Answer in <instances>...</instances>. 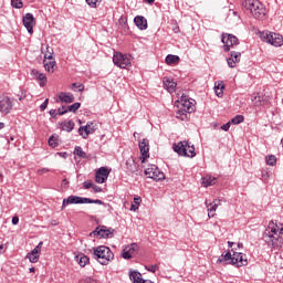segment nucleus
<instances>
[{
  "mask_svg": "<svg viewBox=\"0 0 283 283\" xmlns=\"http://www.w3.org/2000/svg\"><path fill=\"white\" fill-rule=\"evenodd\" d=\"M59 99L61 101V103H74V95L72 93H67V92H61L59 93Z\"/></svg>",
  "mask_w": 283,
  "mask_h": 283,
  "instance_id": "obj_21",
  "label": "nucleus"
},
{
  "mask_svg": "<svg viewBox=\"0 0 283 283\" xmlns=\"http://www.w3.org/2000/svg\"><path fill=\"white\" fill-rule=\"evenodd\" d=\"M50 52H52L54 54V50L52 48H50V45L46 44V53L50 54Z\"/></svg>",
  "mask_w": 283,
  "mask_h": 283,
  "instance_id": "obj_60",
  "label": "nucleus"
},
{
  "mask_svg": "<svg viewBox=\"0 0 283 283\" xmlns=\"http://www.w3.org/2000/svg\"><path fill=\"white\" fill-rule=\"evenodd\" d=\"M228 247H230V248L233 247V242L229 241Z\"/></svg>",
  "mask_w": 283,
  "mask_h": 283,
  "instance_id": "obj_64",
  "label": "nucleus"
},
{
  "mask_svg": "<svg viewBox=\"0 0 283 283\" xmlns=\"http://www.w3.org/2000/svg\"><path fill=\"white\" fill-rule=\"evenodd\" d=\"M139 151L143 156L142 163H145V158H149V139L144 138L139 142Z\"/></svg>",
  "mask_w": 283,
  "mask_h": 283,
  "instance_id": "obj_14",
  "label": "nucleus"
},
{
  "mask_svg": "<svg viewBox=\"0 0 283 283\" xmlns=\"http://www.w3.org/2000/svg\"><path fill=\"white\" fill-rule=\"evenodd\" d=\"M74 122L72 119L67 120V122H64L62 123V129L64 132H72L74 129Z\"/></svg>",
  "mask_w": 283,
  "mask_h": 283,
  "instance_id": "obj_33",
  "label": "nucleus"
},
{
  "mask_svg": "<svg viewBox=\"0 0 283 283\" xmlns=\"http://www.w3.org/2000/svg\"><path fill=\"white\" fill-rule=\"evenodd\" d=\"M231 261V264H233V255H231V252H227L223 256L218 259V262H229Z\"/></svg>",
  "mask_w": 283,
  "mask_h": 283,
  "instance_id": "obj_40",
  "label": "nucleus"
},
{
  "mask_svg": "<svg viewBox=\"0 0 283 283\" xmlns=\"http://www.w3.org/2000/svg\"><path fill=\"white\" fill-rule=\"evenodd\" d=\"M134 22L139 30H147V19H145V17L137 15L134 19Z\"/></svg>",
  "mask_w": 283,
  "mask_h": 283,
  "instance_id": "obj_22",
  "label": "nucleus"
},
{
  "mask_svg": "<svg viewBox=\"0 0 283 283\" xmlns=\"http://www.w3.org/2000/svg\"><path fill=\"white\" fill-rule=\"evenodd\" d=\"M83 187H84V189H92L94 187V185H92V181H84Z\"/></svg>",
  "mask_w": 283,
  "mask_h": 283,
  "instance_id": "obj_53",
  "label": "nucleus"
},
{
  "mask_svg": "<svg viewBox=\"0 0 283 283\" xmlns=\"http://www.w3.org/2000/svg\"><path fill=\"white\" fill-rule=\"evenodd\" d=\"M107 178H109V169H107V167H101L95 172V181L98 185H103L104 182H107Z\"/></svg>",
  "mask_w": 283,
  "mask_h": 283,
  "instance_id": "obj_10",
  "label": "nucleus"
},
{
  "mask_svg": "<svg viewBox=\"0 0 283 283\" xmlns=\"http://www.w3.org/2000/svg\"><path fill=\"white\" fill-rule=\"evenodd\" d=\"M164 87L169 92V94H174L176 92L177 83L171 77H165L164 78Z\"/></svg>",
  "mask_w": 283,
  "mask_h": 283,
  "instance_id": "obj_19",
  "label": "nucleus"
},
{
  "mask_svg": "<svg viewBox=\"0 0 283 283\" xmlns=\"http://www.w3.org/2000/svg\"><path fill=\"white\" fill-rule=\"evenodd\" d=\"M243 7L251 12L254 19H264L266 17V8L260 0H245Z\"/></svg>",
  "mask_w": 283,
  "mask_h": 283,
  "instance_id": "obj_2",
  "label": "nucleus"
},
{
  "mask_svg": "<svg viewBox=\"0 0 283 283\" xmlns=\"http://www.w3.org/2000/svg\"><path fill=\"white\" fill-rule=\"evenodd\" d=\"M49 146L50 147H59V138L54 137V135H52L49 138Z\"/></svg>",
  "mask_w": 283,
  "mask_h": 283,
  "instance_id": "obj_43",
  "label": "nucleus"
},
{
  "mask_svg": "<svg viewBox=\"0 0 283 283\" xmlns=\"http://www.w3.org/2000/svg\"><path fill=\"white\" fill-rule=\"evenodd\" d=\"M93 255L95 260H97V262H99V264L103 266H107V264L114 260V252H112V250L105 245L97 247L94 250Z\"/></svg>",
  "mask_w": 283,
  "mask_h": 283,
  "instance_id": "obj_3",
  "label": "nucleus"
},
{
  "mask_svg": "<svg viewBox=\"0 0 283 283\" xmlns=\"http://www.w3.org/2000/svg\"><path fill=\"white\" fill-rule=\"evenodd\" d=\"M50 99H45L41 105H40V109L41 112H45V109H48V103Z\"/></svg>",
  "mask_w": 283,
  "mask_h": 283,
  "instance_id": "obj_52",
  "label": "nucleus"
},
{
  "mask_svg": "<svg viewBox=\"0 0 283 283\" xmlns=\"http://www.w3.org/2000/svg\"><path fill=\"white\" fill-rule=\"evenodd\" d=\"M165 61L167 65H176V63H180V57L178 55L168 54Z\"/></svg>",
  "mask_w": 283,
  "mask_h": 283,
  "instance_id": "obj_31",
  "label": "nucleus"
},
{
  "mask_svg": "<svg viewBox=\"0 0 283 283\" xmlns=\"http://www.w3.org/2000/svg\"><path fill=\"white\" fill-rule=\"evenodd\" d=\"M62 185H63L64 187H66V185H70V181H67V179H63V180H62Z\"/></svg>",
  "mask_w": 283,
  "mask_h": 283,
  "instance_id": "obj_61",
  "label": "nucleus"
},
{
  "mask_svg": "<svg viewBox=\"0 0 283 283\" xmlns=\"http://www.w3.org/2000/svg\"><path fill=\"white\" fill-rule=\"evenodd\" d=\"M31 76H33V78L36 81H40V87H45V85H48V77L45 74L40 73L38 70H32Z\"/></svg>",
  "mask_w": 283,
  "mask_h": 283,
  "instance_id": "obj_17",
  "label": "nucleus"
},
{
  "mask_svg": "<svg viewBox=\"0 0 283 283\" xmlns=\"http://www.w3.org/2000/svg\"><path fill=\"white\" fill-rule=\"evenodd\" d=\"M270 45H274V48H282L283 38L277 33H272V38L270 40Z\"/></svg>",
  "mask_w": 283,
  "mask_h": 283,
  "instance_id": "obj_23",
  "label": "nucleus"
},
{
  "mask_svg": "<svg viewBox=\"0 0 283 283\" xmlns=\"http://www.w3.org/2000/svg\"><path fill=\"white\" fill-rule=\"evenodd\" d=\"M74 155L78 156L80 158H87V153L83 150L81 146H76L74 149Z\"/></svg>",
  "mask_w": 283,
  "mask_h": 283,
  "instance_id": "obj_37",
  "label": "nucleus"
},
{
  "mask_svg": "<svg viewBox=\"0 0 283 283\" xmlns=\"http://www.w3.org/2000/svg\"><path fill=\"white\" fill-rule=\"evenodd\" d=\"M12 111V99L8 96L0 98V113L8 115Z\"/></svg>",
  "mask_w": 283,
  "mask_h": 283,
  "instance_id": "obj_11",
  "label": "nucleus"
},
{
  "mask_svg": "<svg viewBox=\"0 0 283 283\" xmlns=\"http://www.w3.org/2000/svg\"><path fill=\"white\" fill-rule=\"evenodd\" d=\"M81 109V103L76 102L70 106L66 107V112H72L73 114H76Z\"/></svg>",
  "mask_w": 283,
  "mask_h": 283,
  "instance_id": "obj_38",
  "label": "nucleus"
},
{
  "mask_svg": "<svg viewBox=\"0 0 283 283\" xmlns=\"http://www.w3.org/2000/svg\"><path fill=\"white\" fill-rule=\"evenodd\" d=\"M53 52H49L44 54V61H53L54 56H53Z\"/></svg>",
  "mask_w": 283,
  "mask_h": 283,
  "instance_id": "obj_49",
  "label": "nucleus"
},
{
  "mask_svg": "<svg viewBox=\"0 0 283 283\" xmlns=\"http://www.w3.org/2000/svg\"><path fill=\"white\" fill-rule=\"evenodd\" d=\"M230 123H232V125H240V123H244V116L237 115L230 120Z\"/></svg>",
  "mask_w": 283,
  "mask_h": 283,
  "instance_id": "obj_42",
  "label": "nucleus"
},
{
  "mask_svg": "<svg viewBox=\"0 0 283 283\" xmlns=\"http://www.w3.org/2000/svg\"><path fill=\"white\" fill-rule=\"evenodd\" d=\"M3 127H6V124L0 122V129H3Z\"/></svg>",
  "mask_w": 283,
  "mask_h": 283,
  "instance_id": "obj_63",
  "label": "nucleus"
},
{
  "mask_svg": "<svg viewBox=\"0 0 283 283\" xmlns=\"http://www.w3.org/2000/svg\"><path fill=\"white\" fill-rule=\"evenodd\" d=\"M126 170L128 174H136V171H138V165H136L134 159L126 160Z\"/></svg>",
  "mask_w": 283,
  "mask_h": 283,
  "instance_id": "obj_27",
  "label": "nucleus"
},
{
  "mask_svg": "<svg viewBox=\"0 0 283 283\" xmlns=\"http://www.w3.org/2000/svg\"><path fill=\"white\" fill-rule=\"evenodd\" d=\"M138 245L136 243L130 244L128 250L123 251L122 258H124V260H132V255L134 254V251H136Z\"/></svg>",
  "mask_w": 283,
  "mask_h": 283,
  "instance_id": "obj_26",
  "label": "nucleus"
},
{
  "mask_svg": "<svg viewBox=\"0 0 283 283\" xmlns=\"http://www.w3.org/2000/svg\"><path fill=\"white\" fill-rule=\"evenodd\" d=\"M216 177L207 176L202 178V187H211L216 182Z\"/></svg>",
  "mask_w": 283,
  "mask_h": 283,
  "instance_id": "obj_32",
  "label": "nucleus"
},
{
  "mask_svg": "<svg viewBox=\"0 0 283 283\" xmlns=\"http://www.w3.org/2000/svg\"><path fill=\"white\" fill-rule=\"evenodd\" d=\"M148 178H151L153 180H165V172L160 171V169L157 167L156 170L148 176Z\"/></svg>",
  "mask_w": 283,
  "mask_h": 283,
  "instance_id": "obj_29",
  "label": "nucleus"
},
{
  "mask_svg": "<svg viewBox=\"0 0 283 283\" xmlns=\"http://www.w3.org/2000/svg\"><path fill=\"white\" fill-rule=\"evenodd\" d=\"M94 132H96V126H94V123L92 122H88L86 126H81L78 128V134L83 138H87V136H90V134H94Z\"/></svg>",
  "mask_w": 283,
  "mask_h": 283,
  "instance_id": "obj_13",
  "label": "nucleus"
},
{
  "mask_svg": "<svg viewBox=\"0 0 283 283\" xmlns=\"http://www.w3.org/2000/svg\"><path fill=\"white\" fill-rule=\"evenodd\" d=\"M67 205H104V202L101 199L94 200V199L72 195V196H69L66 199H63L62 209H65Z\"/></svg>",
  "mask_w": 283,
  "mask_h": 283,
  "instance_id": "obj_4",
  "label": "nucleus"
},
{
  "mask_svg": "<svg viewBox=\"0 0 283 283\" xmlns=\"http://www.w3.org/2000/svg\"><path fill=\"white\" fill-rule=\"evenodd\" d=\"M231 125H232V123H231V122H228L227 124H223V125L221 126V129H222L223 132H229V129L231 128Z\"/></svg>",
  "mask_w": 283,
  "mask_h": 283,
  "instance_id": "obj_51",
  "label": "nucleus"
},
{
  "mask_svg": "<svg viewBox=\"0 0 283 283\" xmlns=\"http://www.w3.org/2000/svg\"><path fill=\"white\" fill-rule=\"evenodd\" d=\"M221 43H223L224 52H231V48L240 45V40L231 33H223L221 35Z\"/></svg>",
  "mask_w": 283,
  "mask_h": 283,
  "instance_id": "obj_6",
  "label": "nucleus"
},
{
  "mask_svg": "<svg viewBox=\"0 0 283 283\" xmlns=\"http://www.w3.org/2000/svg\"><path fill=\"white\" fill-rule=\"evenodd\" d=\"M214 93L219 98H222L224 94V82L222 81L214 82Z\"/></svg>",
  "mask_w": 283,
  "mask_h": 283,
  "instance_id": "obj_25",
  "label": "nucleus"
},
{
  "mask_svg": "<svg viewBox=\"0 0 283 283\" xmlns=\"http://www.w3.org/2000/svg\"><path fill=\"white\" fill-rule=\"evenodd\" d=\"M12 224H19V217L12 218Z\"/></svg>",
  "mask_w": 283,
  "mask_h": 283,
  "instance_id": "obj_58",
  "label": "nucleus"
},
{
  "mask_svg": "<svg viewBox=\"0 0 283 283\" xmlns=\"http://www.w3.org/2000/svg\"><path fill=\"white\" fill-rule=\"evenodd\" d=\"M87 6H90V8H96L98 0H85Z\"/></svg>",
  "mask_w": 283,
  "mask_h": 283,
  "instance_id": "obj_46",
  "label": "nucleus"
},
{
  "mask_svg": "<svg viewBox=\"0 0 283 283\" xmlns=\"http://www.w3.org/2000/svg\"><path fill=\"white\" fill-rule=\"evenodd\" d=\"M59 116H63V114H67V107L62 106L57 109Z\"/></svg>",
  "mask_w": 283,
  "mask_h": 283,
  "instance_id": "obj_50",
  "label": "nucleus"
},
{
  "mask_svg": "<svg viewBox=\"0 0 283 283\" xmlns=\"http://www.w3.org/2000/svg\"><path fill=\"white\" fill-rule=\"evenodd\" d=\"M157 168L158 166L150 165L148 168L145 169L146 176L149 178V176H151Z\"/></svg>",
  "mask_w": 283,
  "mask_h": 283,
  "instance_id": "obj_45",
  "label": "nucleus"
},
{
  "mask_svg": "<svg viewBox=\"0 0 283 283\" xmlns=\"http://www.w3.org/2000/svg\"><path fill=\"white\" fill-rule=\"evenodd\" d=\"M75 262L83 269L90 264V256L85 255L84 253H80L75 255Z\"/></svg>",
  "mask_w": 283,
  "mask_h": 283,
  "instance_id": "obj_20",
  "label": "nucleus"
},
{
  "mask_svg": "<svg viewBox=\"0 0 283 283\" xmlns=\"http://www.w3.org/2000/svg\"><path fill=\"white\" fill-rule=\"evenodd\" d=\"M50 171H52V170H50L49 168H42V169L38 170V174H39V176H43V174H48Z\"/></svg>",
  "mask_w": 283,
  "mask_h": 283,
  "instance_id": "obj_54",
  "label": "nucleus"
},
{
  "mask_svg": "<svg viewBox=\"0 0 283 283\" xmlns=\"http://www.w3.org/2000/svg\"><path fill=\"white\" fill-rule=\"evenodd\" d=\"M252 103L254 105V107H264L265 105L269 104V101L266 99V97L264 95H254L252 96Z\"/></svg>",
  "mask_w": 283,
  "mask_h": 283,
  "instance_id": "obj_18",
  "label": "nucleus"
},
{
  "mask_svg": "<svg viewBox=\"0 0 283 283\" xmlns=\"http://www.w3.org/2000/svg\"><path fill=\"white\" fill-rule=\"evenodd\" d=\"M22 23L24 28L28 30L29 34L34 33V25H36V19L32 13H27L22 18Z\"/></svg>",
  "mask_w": 283,
  "mask_h": 283,
  "instance_id": "obj_9",
  "label": "nucleus"
},
{
  "mask_svg": "<svg viewBox=\"0 0 283 283\" xmlns=\"http://www.w3.org/2000/svg\"><path fill=\"white\" fill-rule=\"evenodd\" d=\"M93 190L95 193H101V191H103V188H101L98 186H93Z\"/></svg>",
  "mask_w": 283,
  "mask_h": 283,
  "instance_id": "obj_56",
  "label": "nucleus"
},
{
  "mask_svg": "<svg viewBox=\"0 0 283 283\" xmlns=\"http://www.w3.org/2000/svg\"><path fill=\"white\" fill-rule=\"evenodd\" d=\"M146 269L150 272V273H156V271H158V265H148L146 266Z\"/></svg>",
  "mask_w": 283,
  "mask_h": 283,
  "instance_id": "obj_48",
  "label": "nucleus"
},
{
  "mask_svg": "<svg viewBox=\"0 0 283 283\" xmlns=\"http://www.w3.org/2000/svg\"><path fill=\"white\" fill-rule=\"evenodd\" d=\"M27 259L32 262V264H36V262H39V254L34 251H31L27 254Z\"/></svg>",
  "mask_w": 283,
  "mask_h": 283,
  "instance_id": "obj_34",
  "label": "nucleus"
},
{
  "mask_svg": "<svg viewBox=\"0 0 283 283\" xmlns=\"http://www.w3.org/2000/svg\"><path fill=\"white\" fill-rule=\"evenodd\" d=\"M71 90L73 92H83L85 90V86L81 83H73Z\"/></svg>",
  "mask_w": 283,
  "mask_h": 283,
  "instance_id": "obj_41",
  "label": "nucleus"
},
{
  "mask_svg": "<svg viewBox=\"0 0 283 283\" xmlns=\"http://www.w3.org/2000/svg\"><path fill=\"white\" fill-rule=\"evenodd\" d=\"M240 59H242V53L231 51L230 57L227 59V63H228L229 67H235V65H238V63H240Z\"/></svg>",
  "mask_w": 283,
  "mask_h": 283,
  "instance_id": "obj_16",
  "label": "nucleus"
},
{
  "mask_svg": "<svg viewBox=\"0 0 283 283\" xmlns=\"http://www.w3.org/2000/svg\"><path fill=\"white\" fill-rule=\"evenodd\" d=\"M279 229L280 227L277 226V223L270 221L268 229L263 233V240L268 243V247H272V249H276L280 235H283V228H281L280 230Z\"/></svg>",
  "mask_w": 283,
  "mask_h": 283,
  "instance_id": "obj_1",
  "label": "nucleus"
},
{
  "mask_svg": "<svg viewBox=\"0 0 283 283\" xmlns=\"http://www.w3.org/2000/svg\"><path fill=\"white\" fill-rule=\"evenodd\" d=\"M129 279L133 283H144L146 280L143 279V274L138 271H133L129 273Z\"/></svg>",
  "mask_w": 283,
  "mask_h": 283,
  "instance_id": "obj_28",
  "label": "nucleus"
},
{
  "mask_svg": "<svg viewBox=\"0 0 283 283\" xmlns=\"http://www.w3.org/2000/svg\"><path fill=\"white\" fill-rule=\"evenodd\" d=\"M44 69L46 72H51L53 73L54 72V67H56V61L54 60H44Z\"/></svg>",
  "mask_w": 283,
  "mask_h": 283,
  "instance_id": "obj_30",
  "label": "nucleus"
},
{
  "mask_svg": "<svg viewBox=\"0 0 283 283\" xmlns=\"http://www.w3.org/2000/svg\"><path fill=\"white\" fill-rule=\"evenodd\" d=\"M81 283H97V282H96V280L88 277V279L83 280Z\"/></svg>",
  "mask_w": 283,
  "mask_h": 283,
  "instance_id": "obj_55",
  "label": "nucleus"
},
{
  "mask_svg": "<svg viewBox=\"0 0 283 283\" xmlns=\"http://www.w3.org/2000/svg\"><path fill=\"white\" fill-rule=\"evenodd\" d=\"M261 39L265 42V43H271V39H273V33L271 32H262L260 34Z\"/></svg>",
  "mask_w": 283,
  "mask_h": 283,
  "instance_id": "obj_39",
  "label": "nucleus"
},
{
  "mask_svg": "<svg viewBox=\"0 0 283 283\" xmlns=\"http://www.w3.org/2000/svg\"><path fill=\"white\" fill-rule=\"evenodd\" d=\"M172 149L179 156H186L187 158H195L196 156V147L187 140L177 143L172 146Z\"/></svg>",
  "mask_w": 283,
  "mask_h": 283,
  "instance_id": "obj_5",
  "label": "nucleus"
},
{
  "mask_svg": "<svg viewBox=\"0 0 283 283\" xmlns=\"http://www.w3.org/2000/svg\"><path fill=\"white\" fill-rule=\"evenodd\" d=\"M42 247H43V241H41V242L32 250L33 253H38V255H39V253H41Z\"/></svg>",
  "mask_w": 283,
  "mask_h": 283,
  "instance_id": "obj_47",
  "label": "nucleus"
},
{
  "mask_svg": "<svg viewBox=\"0 0 283 283\" xmlns=\"http://www.w3.org/2000/svg\"><path fill=\"white\" fill-rule=\"evenodd\" d=\"M12 8H15L17 10H21L23 8V1L21 0H11Z\"/></svg>",
  "mask_w": 283,
  "mask_h": 283,
  "instance_id": "obj_44",
  "label": "nucleus"
},
{
  "mask_svg": "<svg viewBox=\"0 0 283 283\" xmlns=\"http://www.w3.org/2000/svg\"><path fill=\"white\" fill-rule=\"evenodd\" d=\"M56 114H59V113H56V109L50 111V116H52L53 118H56Z\"/></svg>",
  "mask_w": 283,
  "mask_h": 283,
  "instance_id": "obj_57",
  "label": "nucleus"
},
{
  "mask_svg": "<svg viewBox=\"0 0 283 283\" xmlns=\"http://www.w3.org/2000/svg\"><path fill=\"white\" fill-rule=\"evenodd\" d=\"M266 165H270V167H275L277 164V158L274 155H269L265 157Z\"/></svg>",
  "mask_w": 283,
  "mask_h": 283,
  "instance_id": "obj_35",
  "label": "nucleus"
},
{
  "mask_svg": "<svg viewBox=\"0 0 283 283\" xmlns=\"http://www.w3.org/2000/svg\"><path fill=\"white\" fill-rule=\"evenodd\" d=\"M146 3H149L151 6V3H154L156 0H144Z\"/></svg>",
  "mask_w": 283,
  "mask_h": 283,
  "instance_id": "obj_62",
  "label": "nucleus"
},
{
  "mask_svg": "<svg viewBox=\"0 0 283 283\" xmlns=\"http://www.w3.org/2000/svg\"><path fill=\"white\" fill-rule=\"evenodd\" d=\"M181 107L177 112V118H180V116H187V114H191L193 112V106H191V103L189 102H181Z\"/></svg>",
  "mask_w": 283,
  "mask_h": 283,
  "instance_id": "obj_15",
  "label": "nucleus"
},
{
  "mask_svg": "<svg viewBox=\"0 0 283 283\" xmlns=\"http://www.w3.org/2000/svg\"><path fill=\"white\" fill-rule=\"evenodd\" d=\"M113 63L114 65H117V67H120L122 70H127V67L132 65V61L129 60V56L120 52L114 53Z\"/></svg>",
  "mask_w": 283,
  "mask_h": 283,
  "instance_id": "obj_7",
  "label": "nucleus"
},
{
  "mask_svg": "<svg viewBox=\"0 0 283 283\" xmlns=\"http://www.w3.org/2000/svg\"><path fill=\"white\" fill-rule=\"evenodd\" d=\"M140 202H143V199L140 197L134 198V203L130 206V211H138V207H140Z\"/></svg>",
  "mask_w": 283,
  "mask_h": 283,
  "instance_id": "obj_36",
  "label": "nucleus"
},
{
  "mask_svg": "<svg viewBox=\"0 0 283 283\" xmlns=\"http://www.w3.org/2000/svg\"><path fill=\"white\" fill-rule=\"evenodd\" d=\"M205 205L208 209V218H214L216 211H218V205L209 202V200H206Z\"/></svg>",
  "mask_w": 283,
  "mask_h": 283,
  "instance_id": "obj_24",
  "label": "nucleus"
},
{
  "mask_svg": "<svg viewBox=\"0 0 283 283\" xmlns=\"http://www.w3.org/2000/svg\"><path fill=\"white\" fill-rule=\"evenodd\" d=\"M232 264H237L238 268L247 266V264H249V261L247 260V254H243L241 252H234L232 254Z\"/></svg>",
  "mask_w": 283,
  "mask_h": 283,
  "instance_id": "obj_12",
  "label": "nucleus"
},
{
  "mask_svg": "<svg viewBox=\"0 0 283 283\" xmlns=\"http://www.w3.org/2000/svg\"><path fill=\"white\" fill-rule=\"evenodd\" d=\"M113 238L114 237V230L107 229V227L102 226L97 227L94 231L90 233V238Z\"/></svg>",
  "mask_w": 283,
  "mask_h": 283,
  "instance_id": "obj_8",
  "label": "nucleus"
},
{
  "mask_svg": "<svg viewBox=\"0 0 283 283\" xmlns=\"http://www.w3.org/2000/svg\"><path fill=\"white\" fill-rule=\"evenodd\" d=\"M212 205H217V207H220V205H221L220 199H214V200L212 201Z\"/></svg>",
  "mask_w": 283,
  "mask_h": 283,
  "instance_id": "obj_59",
  "label": "nucleus"
}]
</instances>
